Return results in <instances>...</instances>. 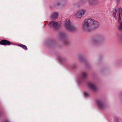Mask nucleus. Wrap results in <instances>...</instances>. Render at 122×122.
Masks as SVG:
<instances>
[{
	"label": "nucleus",
	"instance_id": "18",
	"mask_svg": "<svg viewBox=\"0 0 122 122\" xmlns=\"http://www.w3.org/2000/svg\"><path fill=\"white\" fill-rule=\"evenodd\" d=\"M84 94L86 97H88L89 95L88 93L87 92H85L84 93Z\"/></svg>",
	"mask_w": 122,
	"mask_h": 122
},
{
	"label": "nucleus",
	"instance_id": "16",
	"mask_svg": "<svg viewBox=\"0 0 122 122\" xmlns=\"http://www.w3.org/2000/svg\"><path fill=\"white\" fill-rule=\"evenodd\" d=\"M52 43V41L51 40H48L46 42V44L47 45L51 44Z\"/></svg>",
	"mask_w": 122,
	"mask_h": 122
},
{
	"label": "nucleus",
	"instance_id": "21",
	"mask_svg": "<svg viewBox=\"0 0 122 122\" xmlns=\"http://www.w3.org/2000/svg\"><path fill=\"white\" fill-rule=\"evenodd\" d=\"M60 2H59V3H58L56 5L57 6H59L60 5Z\"/></svg>",
	"mask_w": 122,
	"mask_h": 122
},
{
	"label": "nucleus",
	"instance_id": "6",
	"mask_svg": "<svg viewBox=\"0 0 122 122\" xmlns=\"http://www.w3.org/2000/svg\"><path fill=\"white\" fill-rule=\"evenodd\" d=\"M49 25L54 28L58 29L61 26V23L60 22H56V21H52L49 23Z\"/></svg>",
	"mask_w": 122,
	"mask_h": 122
},
{
	"label": "nucleus",
	"instance_id": "1",
	"mask_svg": "<svg viewBox=\"0 0 122 122\" xmlns=\"http://www.w3.org/2000/svg\"><path fill=\"white\" fill-rule=\"evenodd\" d=\"M89 19H87L84 20L82 26V30L85 32L90 31L91 30L90 21Z\"/></svg>",
	"mask_w": 122,
	"mask_h": 122
},
{
	"label": "nucleus",
	"instance_id": "12",
	"mask_svg": "<svg viewBox=\"0 0 122 122\" xmlns=\"http://www.w3.org/2000/svg\"><path fill=\"white\" fill-rule=\"evenodd\" d=\"M58 15V14L57 12H54L52 14L51 18L53 19L56 20L57 19Z\"/></svg>",
	"mask_w": 122,
	"mask_h": 122
},
{
	"label": "nucleus",
	"instance_id": "17",
	"mask_svg": "<svg viewBox=\"0 0 122 122\" xmlns=\"http://www.w3.org/2000/svg\"><path fill=\"white\" fill-rule=\"evenodd\" d=\"M119 11L120 12L118 13V15H121L122 16V10L121 7H120L119 9Z\"/></svg>",
	"mask_w": 122,
	"mask_h": 122
},
{
	"label": "nucleus",
	"instance_id": "10",
	"mask_svg": "<svg viewBox=\"0 0 122 122\" xmlns=\"http://www.w3.org/2000/svg\"><path fill=\"white\" fill-rule=\"evenodd\" d=\"M88 86L93 92H95L97 90V89L96 87L93 83H88Z\"/></svg>",
	"mask_w": 122,
	"mask_h": 122
},
{
	"label": "nucleus",
	"instance_id": "20",
	"mask_svg": "<svg viewBox=\"0 0 122 122\" xmlns=\"http://www.w3.org/2000/svg\"><path fill=\"white\" fill-rule=\"evenodd\" d=\"M114 120H115V121L116 122H118L119 120L116 117H115L114 118Z\"/></svg>",
	"mask_w": 122,
	"mask_h": 122
},
{
	"label": "nucleus",
	"instance_id": "13",
	"mask_svg": "<svg viewBox=\"0 0 122 122\" xmlns=\"http://www.w3.org/2000/svg\"><path fill=\"white\" fill-rule=\"evenodd\" d=\"M117 12V9L115 8H113L112 10V12L114 17L115 19H117V17L116 16V13Z\"/></svg>",
	"mask_w": 122,
	"mask_h": 122
},
{
	"label": "nucleus",
	"instance_id": "2",
	"mask_svg": "<svg viewBox=\"0 0 122 122\" xmlns=\"http://www.w3.org/2000/svg\"><path fill=\"white\" fill-rule=\"evenodd\" d=\"M65 27L67 30L71 32L76 31L78 30V28L72 25L69 19L66 20Z\"/></svg>",
	"mask_w": 122,
	"mask_h": 122
},
{
	"label": "nucleus",
	"instance_id": "23",
	"mask_svg": "<svg viewBox=\"0 0 122 122\" xmlns=\"http://www.w3.org/2000/svg\"><path fill=\"white\" fill-rule=\"evenodd\" d=\"M62 58H61L60 59V60H61V61H62Z\"/></svg>",
	"mask_w": 122,
	"mask_h": 122
},
{
	"label": "nucleus",
	"instance_id": "5",
	"mask_svg": "<svg viewBox=\"0 0 122 122\" xmlns=\"http://www.w3.org/2000/svg\"><path fill=\"white\" fill-rule=\"evenodd\" d=\"M92 30L97 28L99 26V23L92 18H89Z\"/></svg>",
	"mask_w": 122,
	"mask_h": 122
},
{
	"label": "nucleus",
	"instance_id": "4",
	"mask_svg": "<svg viewBox=\"0 0 122 122\" xmlns=\"http://www.w3.org/2000/svg\"><path fill=\"white\" fill-rule=\"evenodd\" d=\"M97 102L99 108L101 110H104L108 106L106 103L102 101L98 100L97 101Z\"/></svg>",
	"mask_w": 122,
	"mask_h": 122
},
{
	"label": "nucleus",
	"instance_id": "24",
	"mask_svg": "<svg viewBox=\"0 0 122 122\" xmlns=\"http://www.w3.org/2000/svg\"><path fill=\"white\" fill-rule=\"evenodd\" d=\"M5 122H9L7 120V121H5Z\"/></svg>",
	"mask_w": 122,
	"mask_h": 122
},
{
	"label": "nucleus",
	"instance_id": "9",
	"mask_svg": "<svg viewBox=\"0 0 122 122\" xmlns=\"http://www.w3.org/2000/svg\"><path fill=\"white\" fill-rule=\"evenodd\" d=\"M12 43L9 41L4 40H1L0 41V45H10L12 44Z\"/></svg>",
	"mask_w": 122,
	"mask_h": 122
},
{
	"label": "nucleus",
	"instance_id": "15",
	"mask_svg": "<svg viewBox=\"0 0 122 122\" xmlns=\"http://www.w3.org/2000/svg\"><path fill=\"white\" fill-rule=\"evenodd\" d=\"M18 46L22 48L25 50H27V47L25 45L20 44V45H18Z\"/></svg>",
	"mask_w": 122,
	"mask_h": 122
},
{
	"label": "nucleus",
	"instance_id": "8",
	"mask_svg": "<svg viewBox=\"0 0 122 122\" xmlns=\"http://www.w3.org/2000/svg\"><path fill=\"white\" fill-rule=\"evenodd\" d=\"M66 37V35L63 32H60L58 34V38L61 40L63 41L65 40Z\"/></svg>",
	"mask_w": 122,
	"mask_h": 122
},
{
	"label": "nucleus",
	"instance_id": "7",
	"mask_svg": "<svg viewBox=\"0 0 122 122\" xmlns=\"http://www.w3.org/2000/svg\"><path fill=\"white\" fill-rule=\"evenodd\" d=\"M86 11V10L84 9L79 10L77 11L75 16L76 18H81L84 15Z\"/></svg>",
	"mask_w": 122,
	"mask_h": 122
},
{
	"label": "nucleus",
	"instance_id": "3",
	"mask_svg": "<svg viewBox=\"0 0 122 122\" xmlns=\"http://www.w3.org/2000/svg\"><path fill=\"white\" fill-rule=\"evenodd\" d=\"M104 38V37L102 36H97L93 39L92 43L94 45H98L102 43Z\"/></svg>",
	"mask_w": 122,
	"mask_h": 122
},
{
	"label": "nucleus",
	"instance_id": "25",
	"mask_svg": "<svg viewBox=\"0 0 122 122\" xmlns=\"http://www.w3.org/2000/svg\"><path fill=\"white\" fill-rule=\"evenodd\" d=\"M79 56V58H80V56Z\"/></svg>",
	"mask_w": 122,
	"mask_h": 122
},
{
	"label": "nucleus",
	"instance_id": "22",
	"mask_svg": "<svg viewBox=\"0 0 122 122\" xmlns=\"http://www.w3.org/2000/svg\"><path fill=\"white\" fill-rule=\"evenodd\" d=\"M117 2H119V0H117Z\"/></svg>",
	"mask_w": 122,
	"mask_h": 122
},
{
	"label": "nucleus",
	"instance_id": "19",
	"mask_svg": "<svg viewBox=\"0 0 122 122\" xmlns=\"http://www.w3.org/2000/svg\"><path fill=\"white\" fill-rule=\"evenodd\" d=\"M86 2V1H83L81 2L80 3L81 5H83L85 4Z\"/></svg>",
	"mask_w": 122,
	"mask_h": 122
},
{
	"label": "nucleus",
	"instance_id": "11",
	"mask_svg": "<svg viewBox=\"0 0 122 122\" xmlns=\"http://www.w3.org/2000/svg\"><path fill=\"white\" fill-rule=\"evenodd\" d=\"M88 2L90 5H96L99 3L98 0H88Z\"/></svg>",
	"mask_w": 122,
	"mask_h": 122
},
{
	"label": "nucleus",
	"instance_id": "14",
	"mask_svg": "<svg viewBox=\"0 0 122 122\" xmlns=\"http://www.w3.org/2000/svg\"><path fill=\"white\" fill-rule=\"evenodd\" d=\"M87 76V74L85 72H83L82 73L81 77L82 79H83L86 78Z\"/></svg>",
	"mask_w": 122,
	"mask_h": 122
}]
</instances>
